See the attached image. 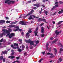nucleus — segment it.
I'll return each mask as SVG.
<instances>
[{
    "label": "nucleus",
    "instance_id": "nucleus-1",
    "mask_svg": "<svg viewBox=\"0 0 63 63\" xmlns=\"http://www.w3.org/2000/svg\"><path fill=\"white\" fill-rule=\"evenodd\" d=\"M15 36V33H12L11 34H10V33H7V35H6V37L9 36V38H11L13 36Z\"/></svg>",
    "mask_w": 63,
    "mask_h": 63
},
{
    "label": "nucleus",
    "instance_id": "nucleus-2",
    "mask_svg": "<svg viewBox=\"0 0 63 63\" xmlns=\"http://www.w3.org/2000/svg\"><path fill=\"white\" fill-rule=\"evenodd\" d=\"M8 31L5 29H4L2 30V31L4 32V33H6V34L7 33V34H8V33H10V32L12 31V30L11 29L8 28Z\"/></svg>",
    "mask_w": 63,
    "mask_h": 63
},
{
    "label": "nucleus",
    "instance_id": "nucleus-3",
    "mask_svg": "<svg viewBox=\"0 0 63 63\" xmlns=\"http://www.w3.org/2000/svg\"><path fill=\"white\" fill-rule=\"evenodd\" d=\"M15 28H16V29H14L13 30L14 31H15L16 32V31H22V29H19V27L18 26H16V27Z\"/></svg>",
    "mask_w": 63,
    "mask_h": 63
},
{
    "label": "nucleus",
    "instance_id": "nucleus-4",
    "mask_svg": "<svg viewBox=\"0 0 63 63\" xmlns=\"http://www.w3.org/2000/svg\"><path fill=\"white\" fill-rule=\"evenodd\" d=\"M26 23H28V22H24V21H20L19 23L20 24H21L22 25H26Z\"/></svg>",
    "mask_w": 63,
    "mask_h": 63
},
{
    "label": "nucleus",
    "instance_id": "nucleus-5",
    "mask_svg": "<svg viewBox=\"0 0 63 63\" xmlns=\"http://www.w3.org/2000/svg\"><path fill=\"white\" fill-rule=\"evenodd\" d=\"M32 16H33V17H34V18L35 17L36 18H39V17H36L35 16L33 15H31L30 16V17L29 18H28V19L30 20V19H32V18H33L32 17Z\"/></svg>",
    "mask_w": 63,
    "mask_h": 63
},
{
    "label": "nucleus",
    "instance_id": "nucleus-6",
    "mask_svg": "<svg viewBox=\"0 0 63 63\" xmlns=\"http://www.w3.org/2000/svg\"><path fill=\"white\" fill-rule=\"evenodd\" d=\"M34 45V41H32L30 43V45L31 46H30V49H32L33 47L32 46V45Z\"/></svg>",
    "mask_w": 63,
    "mask_h": 63
},
{
    "label": "nucleus",
    "instance_id": "nucleus-7",
    "mask_svg": "<svg viewBox=\"0 0 63 63\" xmlns=\"http://www.w3.org/2000/svg\"><path fill=\"white\" fill-rule=\"evenodd\" d=\"M5 3L6 4L7 3L8 5L11 4V1L10 0H5Z\"/></svg>",
    "mask_w": 63,
    "mask_h": 63
},
{
    "label": "nucleus",
    "instance_id": "nucleus-8",
    "mask_svg": "<svg viewBox=\"0 0 63 63\" xmlns=\"http://www.w3.org/2000/svg\"><path fill=\"white\" fill-rule=\"evenodd\" d=\"M33 6H36L37 7V8H38L39 7L41 6V4L40 3H37L33 4Z\"/></svg>",
    "mask_w": 63,
    "mask_h": 63
},
{
    "label": "nucleus",
    "instance_id": "nucleus-9",
    "mask_svg": "<svg viewBox=\"0 0 63 63\" xmlns=\"http://www.w3.org/2000/svg\"><path fill=\"white\" fill-rule=\"evenodd\" d=\"M25 42H26V43H28V44H29V43H30L32 41H31L30 39H29L28 41L26 39H25Z\"/></svg>",
    "mask_w": 63,
    "mask_h": 63
},
{
    "label": "nucleus",
    "instance_id": "nucleus-10",
    "mask_svg": "<svg viewBox=\"0 0 63 63\" xmlns=\"http://www.w3.org/2000/svg\"><path fill=\"white\" fill-rule=\"evenodd\" d=\"M38 30V28L37 27L35 31L34 32V33H35V36H37V34L38 33V32H37V31Z\"/></svg>",
    "mask_w": 63,
    "mask_h": 63
},
{
    "label": "nucleus",
    "instance_id": "nucleus-11",
    "mask_svg": "<svg viewBox=\"0 0 63 63\" xmlns=\"http://www.w3.org/2000/svg\"><path fill=\"white\" fill-rule=\"evenodd\" d=\"M5 35H6V33L4 32H3L1 34H0V37L4 36Z\"/></svg>",
    "mask_w": 63,
    "mask_h": 63
},
{
    "label": "nucleus",
    "instance_id": "nucleus-12",
    "mask_svg": "<svg viewBox=\"0 0 63 63\" xmlns=\"http://www.w3.org/2000/svg\"><path fill=\"white\" fill-rule=\"evenodd\" d=\"M16 26H15L14 25H11L8 26V27H10L12 28V27H14L15 29H16Z\"/></svg>",
    "mask_w": 63,
    "mask_h": 63
},
{
    "label": "nucleus",
    "instance_id": "nucleus-13",
    "mask_svg": "<svg viewBox=\"0 0 63 63\" xmlns=\"http://www.w3.org/2000/svg\"><path fill=\"white\" fill-rule=\"evenodd\" d=\"M58 7V5H56L55 6H53V8L52 9V11H53L55 8H56V7Z\"/></svg>",
    "mask_w": 63,
    "mask_h": 63
},
{
    "label": "nucleus",
    "instance_id": "nucleus-14",
    "mask_svg": "<svg viewBox=\"0 0 63 63\" xmlns=\"http://www.w3.org/2000/svg\"><path fill=\"white\" fill-rule=\"evenodd\" d=\"M15 57L14 56H10L8 57V58H11V59H14V58Z\"/></svg>",
    "mask_w": 63,
    "mask_h": 63
},
{
    "label": "nucleus",
    "instance_id": "nucleus-15",
    "mask_svg": "<svg viewBox=\"0 0 63 63\" xmlns=\"http://www.w3.org/2000/svg\"><path fill=\"white\" fill-rule=\"evenodd\" d=\"M61 31H60V32H58V30H56L55 31V33H56V35H58L59 34V33H60L61 32Z\"/></svg>",
    "mask_w": 63,
    "mask_h": 63
},
{
    "label": "nucleus",
    "instance_id": "nucleus-16",
    "mask_svg": "<svg viewBox=\"0 0 63 63\" xmlns=\"http://www.w3.org/2000/svg\"><path fill=\"white\" fill-rule=\"evenodd\" d=\"M41 32L43 33H44V27H41Z\"/></svg>",
    "mask_w": 63,
    "mask_h": 63
},
{
    "label": "nucleus",
    "instance_id": "nucleus-17",
    "mask_svg": "<svg viewBox=\"0 0 63 63\" xmlns=\"http://www.w3.org/2000/svg\"><path fill=\"white\" fill-rule=\"evenodd\" d=\"M19 45H21L22 43V40L21 39H19Z\"/></svg>",
    "mask_w": 63,
    "mask_h": 63
},
{
    "label": "nucleus",
    "instance_id": "nucleus-18",
    "mask_svg": "<svg viewBox=\"0 0 63 63\" xmlns=\"http://www.w3.org/2000/svg\"><path fill=\"white\" fill-rule=\"evenodd\" d=\"M7 51L5 50L4 51H2V53L3 54H7Z\"/></svg>",
    "mask_w": 63,
    "mask_h": 63
},
{
    "label": "nucleus",
    "instance_id": "nucleus-19",
    "mask_svg": "<svg viewBox=\"0 0 63 63\" xmlns=\"http://www.w3.org/2000/svg\"><path fill=\"white\" fill-rule=\"evenodd\" d=\"M5 22V21L4 20H0V23L1 24V23H4V22Z\"/></svg>",
    "mask_w": 63,
    "mask_h": 63
},
{
    "label": "nucleus",
    "instance_id": "nucleus-20",
    "mask_svg": "<svg viewBox=\"0 0 63 63\" xmlns=\"http://www.w3.org/2000/svg\"><path fill=\"white\" fill-rule=\"evenodd\" d=\"M58 39H56L55 40H54V41L52 42V44H54L55 43H56V41H58Z\"/></svg>",
    "mask_w": 63,
    "mask_h": 63
},
{
    "label": "nucleus",
    "instance_id": "nucleus-21",
    "mask_svg": "<svg viewBox=\"0 0 63 63\" xmlns=\"http://www.w3.org/2000/svg\"><path fill=\"white\" fill-rule=\"evenodd\" d=\"M31 14H32V13H29L27 14L25 16V17H27V16H28L30 15H31Z\"/></svg>",
    "mask_w": 63,
    "mask_h": 63
},
{
    "label": "nucleus",
    "instance_id": "nucleus-22",
    "mask_svg": "<svg viewBox=\"0 0 63 63\" xmlns=\"http://www.w3.org/2000/svg\"><path fill=\"white\" fill-rule=\"evenodd\" d=\"M22 47V50H24V48L25 47V46H24V45H23L22 46H21L20 47Z\"/></svg>",
    "mask_w": 63,
    "mask_h": 63
},
{
    "label": "nucleus",
    "instance_id": "nucleus-23",
    "mask_svg": "<svg viewBox=\"0 0 63 63\" xmlns=\"http://www.w3.org/2000/svg\"><path fill=\"white\" fill-rule=\"evenodd\" d=\"M49 45V44H48V43H47L46 44V47H47V49H48V46Z\"/></svg>",
    "mask_w": 63,
    "mask_h": 63
},
{
    "label": "nucleus",
    "instance_id": "nucleus-24",
    "mask_svg": "<svg viewBox=\"0 0 63 63\" xmlns=\"http://www.w3.org/2000/svg\"><path fill=\"white\" fill-rule=\"evenodd\" d=\"M26 37H29V36H30L29 33L28 32L26 34Z\"/></svg>",
    "mask_w": 63,
    "mask_h": 63
},
{
    "label": "nucleus",
    "instance_id": "nucleus-25",
    "mask_svg": "<svg viewBox=\"0 0 63 63\" xmlns=\"http://www.w3.org/2000/svg\"><path fill=\"white\" fill-rule=\"evenodd\" d=\"M63 13V10H62L61 11H59V12H58L59 14H60L61 13Z\"/></svg>",
    "mask_w": 63,
    "mask_h": 63
},
{
    "label": "nucleus",
    "instance_id": "nucleus-26",
    "mask_svg": "<svg viewBox=\"0 0 63 63\" xmlns=\"http://www.w3.org/2000/svg\"><path fill=\"white\" fill-rule=\"evenodd\" d=\"M63 13V10H62L61 11H59V12H58L59 14H60L61 13Z\"/></svg>",
    "mask_w": 63,
    "mask_h": 63
},
{
    "label": "nucleus",
    "instance_id": "nucleus-27",
    "mask_svg": "<svg viewBox=\"0 0 63 63\" xmlns=\"http://www.w3.org/2000/svg\"><path fill=\"white\" fill-rule=\"evenodd\" d=\"M63 22V21H59L58 23V25L59 24H60V23H62V22Z\"/></svg>",
    "mask_w": 63,
    "mask_h": 63
},
{
    "label": "nucleus",
    "instance_id": "nucleus-28",
    "mask_svg": "<svg viewBox=\"0 0 63 63\" xmlns=\"http://www.w3.org/2000/svg\"><path fill=\"white\" fill-rule=\"evenodd\" d=\"M54 50H55V55H56V53H57V50H56V49L55 48H54Z\"/></svg>",
    "mask_w": 63,
    "mask_h": 63
},
{
    "label": "nucleus",
    "instance_id": "nucleus-29",
    "mask_svg": "<svg viewBox=\"0 0 63 63\" xmlns=\"http://www.w3.org/2000/svg\"><path fill=\"white\" fill-rule=\"evenodd\" d=\"M14 46H18V45L17 43H14Z\"/></svg>",
    "mask_w": 63,
    "mask_h": 63
},
{
    "label": "nucleus",
    "instance_id": "nucleus-30",
    "mask_svg": "<svg viewBox=\"0 0 63 63\" xmlns=\"http://www.w3.org/2000/svg\"><path fill=\"white\" fill-rule=\"evenodd\" d=\"M3 58H4V57L3 56H1L0 57V60H2L3 59Z\"/></svg>",
    "mask_w": 63,
    "mask_h": 63
},
{
    "label": "nucleus",
    "instance_id": "nucleus-31",
    "mask_svg": "<svg viewBox=\"0 0 63 63\" xmlns=\"http://www.w3.org/2000/svg\"><path fill=\"white\" fill-rule=\"evenodd\" d=\"M45 21V22H46V19H42L41 21Z\"/></svg>",
    "mask_w": 63,
    "mask_h": 63
},
{
    "label": "nucleus",
    "instance_id": "nucleus-32",
    "mask_svg": "<svg viewBox=\"0 0 63 63\" xmlns=\"http://www.w3.org/2000/svg\"><path fill=\"white\" fill-rule=\"evenodd\" d=\"M51 56L50 57V58H52V57H54L55 56L54 55H52H52H50Z\"/></svg>",
    "mask_w": 63,
    "mask_h": 63
},
{
    "label": "nucleus",
    "instance_id": "nucleus-33",
    "mask_svg": "<svg viewBox=\"0 0 63 63\" xmlns=\"http://www.w3.org/2000/svg\"><path fill=\"white\" fill-rule=\"evenodd\" d=\"M42 19H41V18H39L38 19V21H42Z\"/></svg>",
    "mask_w": 63,
    "mask_h": 63
},
{
    "label": "nucleus",
    "instance_id": "nucleus-34",
    "mask_svg": "<svg viewBox=\"0 0 63 63\" xmlns=\"http://www.w3.org/2000/svg\"><path fill=\"white\" fill-rule=\"evenodd\" d=\"M10 4L11 3H12V4H14V3H15V1H12L11 0H10Z\"/></svg>",
    "mask_w": 63,
    "mask_h": 63
},
{
    "label": "nucleus",
    "instance_id": "nucleus-35",
    "mask_svg": "<svg viewBox=\"0 0 63 63\" xmlns=\"http://www.w3.org/2000/svg\"><path fill=\"white\" fill-rule=\"evenodd\" d=\"M28 32H29V33H31L32 32V31H31V29H29V30Z\"/></svg>",
    "mask_w": 63,
    "mask_h": 63
},
{
    "label": "nucleus",
    "instance_id": "nucleus-36",
    "mask_svg": "<svg viewBox=\"0 0 63 63\" xmlns=\"http://www.w3.org/2000/svg\"><path fill=\"white\" fill-rule=\"evenodd\" d=\"M18 51L19 52H21V51H22V50L21 49H18Z\"/></svg>",
    "mask_w": 63,
    "mask_h": 63
},
{
    "label": "nucleus",
    "instance_id": "nucleus-37",
    "mask_svg": "<svg viewBox=\"0 0 63 63\" xmlns=\"http://www.w3.org/2000/svg\"><path fill=\"white\" fill-rule=\"evenodd\" d=\"M59 60L60 61V62H61V61H62V59H61V58H59Z\"/></svg>",
    "mask_w": 63,
    "mask_h": 63
},
{
    "label": "nucleus",
    "instance_id": "nucleus-38",
    "mask_svg": "<svg viewBox=\"0 0 63 63\" xmlns=\"http://www.w3.org/2000/svg\"><path fill=\"white\" fill-rule=\"evenodd\" d=\"M44 36H45V34H42L41 35V36L42 37H44Z\"/></svg>",
    "mask_w": 63,
    "mask_h": 63
},
{
    "label": "nucleus",
    "instance_id": "nucleus-39",
    "mask_svg": "<svg viewBox=\"0 0 63 63\" xmlns=\"http://www.w3.org/2000/svg\"><path fill=\"white\" fill-rule=\"evenodd\" d=\"M39 43V41L37 40L36 41V44H38Z\"/></svg>",
    "mask_w": 63,
    "mask_h": 63
},
{
    "label": "nucleus",
    "instance_id": "nucleus-40",
    "mask_svg": "<svg viewBox=\"0 0 63 63\" xmlns=\"http://www.w3.org/2000/svg\"><path fill=\"white\" fill-rule=\"evenodd\" d=\"M43 59H41L39 61V62L40 63L41 62H42V60H43Z\"/></svg>",
    "mask_w": 63,
    "mask_h": 63
},
{
    "label": "nucleus",
    "instance_id": "nucleus-41",
    "mask_svg": "<svg viewBox=\"0 0 63 63\" xmlns=\"http://www.w3.org/2000/svg\"><path fill=\"white\" fill-rule=\"evenodd\" d=\"M59 3H60V4H63V1H60L59 2Z\"/></svg>",
    "mask_w": 63,
    "mask_h": 63
},
{
    "label": "nucleus",
    "instance_id": "nucleus-42",
    "mask_svg": "<svg viewBox=\"0 0 63 63\" xmlns=\"http://www.w3.org/2000/svg\"><path fill=\"white\" fill-rule=\"evenodd\" d=\"M3 40V38H2L0 40V42H2Z\"/></svg>",
    "mask_w": 63,
    "mask_h": 63
},
{
    "label": "nucleus",
    "instance_id": "nucleus-43",
    "mask_svg": "<svg viewBox=\"0 0 63 63\" xmlns=\"http://www.w3.org/2000/svg\"><path fill=\"white\" fill-rule=\"evenodd\" d=\"M47 55H52V54H50V53H47Z\"/></svg>",
    "mask_w": 63,
    "mask_h": 63
},
{
    "label": "nucleus",
    "instance_id": "nucleus-44",
    "mask_svg": "<svg viewBox=\"0 0 63 63\" xmlns=\"http://www.w3.org/2000/svg\"><path fill=\"white\" fill-rule=\"evenodd\" d=\"M48 13L47 11H46L45 12V13L46 14V16H47V14Z\"/></svg>",
    "mask_w": 63,
    "mask_h": 63
},
{
    "label": "nucleus",
    "instance_id": "nucleus-45",
    "mask_svg": "<svg viewBox=\"0 0 63 63\" xmlns=\"http://www.w3.org/2000/svg\"><path fill=\"white\" fill-rule=\"evenodd\" d=\"M46 52L45 51H44V52H41V53L43 54V55H44V54H45V53Z\"/></svg>",
    "mask_w": 63,
    "mask_h": 63
},
{
    "label": "nucleus",
    "instance_id": "nucleus-46",
    "mask_svg": "<svg viewBox=\"0 0 63 63\" xmlns=\"http://www.w3.org/2000/svg\"><path fill=\"white\" fill-rule=\"evenodd\" d=\"M5 58H4L3 59V61L4 62H5L6 61Z\"/></svg>",
    "mask_w": 63,
    "mask_h": 63
},
{
    "label": "nucleus",
    "instance_id": "nucleus-47",
    "mask_svg": "<svg viewBox=\"0 0 63 63\" xmlns=\"http://www.w3.org/2000/svg\"><path fill=\"white\" fill-rule=\"evenodd\" d=\"M13 48H14L15 49H16L17 47H12Z\"/></svg>",
    "mask_w": 63,
    "mask_h": 63
},
{
    "label": "nucleus",
    "instance_id": "nucleus-48",
    "mask_svg": "<svg viewBox=\"0 0 63 63\" xmlns=\"http://www.w3.org/2000/svg\"><path fill=\"white\" fill-rule=\"evenodd\" d=\"M6 22L7 23H10V21H7Z\"/></svg>",
    "mask_w": 63,
    "mask_h": 63
},
{
    "label": "nucleus",
    "instance_id": "nucleus-49",
    "mask_svg": "<svg viewBox=\"0 0 63 63\" xmlns=\"http://www.w3.org/2000/svg\"><path fill=\"white\" fill-rule=\"evenodd\" d=\"M42 7H43V8H45V6L43 4L42 5Z\"/></svg>",
    "mask_w": 63,
    "mask_h": 63
},
{
    "label": "nucleus",
    "instance_id": "nucleus-50",
    "mask_svg": "<svg viewBox=\"0 0 63 63\" xmlns=\"http://www.w3.org/2000/svg\"><path fill=\"white\" fill-rule=\"evenodd\" d=\"M33 12H34V10H31V13L32 14V13H33Z\"/></svg>",
    "mask_w": 63,
    "mask_h": 63
},
{
    "label": "nucleus",
    "instance_id": "nucleus-51",
    "mask_svg": "<svg viewBox=\"0 0 63 63\" xmlns=\"http://www.w3.org/2000/svg\"><path fill=\"white\" fill-rule=\"evenodd\" d=\"M59 45H60V46H61V47H63V46H62V44H61V43H60V44H59Z\"/></svg>",
    "mask_w": 63,
    "mask_h": 63
},
{
    "label": "nucleus",
    "instance_id": "nucleus-52",
    "mask_svg": "<svg viewBox=\"0 0 63 63\" xmlns=\"http://www.w3.org/2000/svg\"><path fill=\"white\" fill-rule=\"evenodd\" d=\"M43 25V23L41 24L40 25H39V26L40 27H41V26H42Z\"/></svg>",
    "mask_w": 63,
    "mask_h": 63
},
{
    "label": "nucleus",
    "instance_id": "nucleus-53",
    "mask_svg": "<svg viewBox=\"0 0 63 63\" xmlns=\"http://www.w3.org/2000/svg\"><path fill=\"white\" fill-rule=\"evenodd\" d=\"M5 18H6V19H9V17H5Z\"/></svg>",
    "mask_w": 63,
    "mask_h": 63
},
{
    "label": "nucleus",
    "instance_id": "nucleus-54",
    "mask_svg": "<svg viewBox=\"0 0 63 63\" xmlns=\"http://www.w3.org/2000/svg\"><path fill=\"white\" fill-rule=\"evenodd\" d=\"M17 22V21H16L15 22H14L13 23L14 24H16V23Z\"/></svg>",
    "mask_w": 63,
    "mask_h": 63
},
{
    "label": "nucleus",
    "instance_id": "nucleus-55",
    "mask_svg": "<svg viewBox=\"0 0 63 63\" xmlns=\"http://www.w3.org/2000/svg\"><path fill=\"white\" fill-rule=\"evenodd\" d=\"M13 40H14V41H16V38H14Z\"/></svg>",
    "mask_w": 63,
    "mask_h": 63
},
{
    "label": "nucleus",
    "instance_id": "nucleus-56",
    "mask_svg": "<svg viewBox=\"0 0 63 63\" xmlns=\"http://www.w3.org/2000/svg\"><path fill=\"white\" fill-rule=\"evenodd\" d=\"M24 34V33L23 32H22L21 33V35L22 36H23V34Z\"/></svg>",
    "mask_w": 63,
    "mask_h": 63
},
{
    "label": "nucleus",
    "instance_id": "nucleus-57",
    "mask_svg": "<svg viewBox=\"0 0 63 63\" xmlns=\"http://www.w3.org/2000/svg\"><path fill=\"white\" fill-rule=\"evenodd\" d=\"M16 62H17V63H20V62L18 61H16Z\"/></svg>",
    "mask_w": 63,
    "mask_h": 63
},
{
    "label": "nucleus",
    "instance_id": "nucleus-58",
    "mask_svg": "<svg viewBox=\"0 0 63 63\" xmlns=\"http://www.w3.org/2000/svg\"><path fill=\"white\" fill-rule=\"evenodd\" d=\"M19 57H17L16 58V59H17L18 60V59H19Z\"/></svg>",
    "mask_w": 63,
    "mask_h": 63
},
{
    "label": "nucleus",
    "instance_id": "nucleus-59",
    "mask_svg": "<svg viewBox=\"0 0 63 63\" xmlns=\"http://www.w3.org/2000/svg\"><path fill=\"white\" fill-rule=\"evenodd\" d=\"M33 9H34V10H36V9H37V8L34 7H33Z\"/></svg>",
    "mask_w": 63,
    "mask_h": 63
},
{
    "label": "nucleus",
    "instance_id": "nucleus-60",
    "mask_svg": "<svg viewBox=\"0 0 63 63\" xmlns=\"http://www.w3.org/2000/svg\"><path fill=\"white\" fill-rule=\"evenodd\" d=\"M33 45V46H34V47H35L37 46V44L34 45V44Z\"/></svg>",
    "mask_w": 63,
    "mask_h": 63
},
{
    "label": "nucleus",
    "instance_id": "nucleus-61",
    "mask_svg": "<svg viewBox=\"0 0 63 63\" xmlns=\"http://www.w3.org/2000/svg\"><path fill=\"white\" fill-rule=\"evenodd\" d=\"M52 23H53V24H55V22L54 21H53Z\"/></svg>",
    "mask_w": 63,
    "mask_h": 63
},
{
    "label": "nucleus",
    "instance_id": "nucleus-62",
    "mask_svg": "<svg viewBox=\"0 0 63 63\" xmlns=\"http://www.w3.org/2000/svg\"><path fill=\"white\" fill-rule=\"evenodd\" d=\"M50 40H53V37H52L50 38Z\"/></svg>",
    "mask_w": 63,
    "mask_h": 63
},
{
    "label": "nucleus",
    "instance_id": "nucleus-63",
    "mask_svg": "<svg viewBox=\"0 0 63 63\" xmlns=\"http://www.w3.org/2000/svg\"><path fill=\"white\" fill-rule=\"evenodd\" d=\"M26 54V52H25V53H24V56H25V54Z\"/></svg>",
    "mask_w": 63,
    "mask_h": 63
},
{
    "label": "nucleus",
    "instance_id": "nucleus-64",
    "mask_svg": "<svg viewBox=\"0 0 63 63\" xmlns=\"http://www.w3.org/2000/svg\"><path fill=\"white\" fill-rule=\"evenodd\" d=\"M31 1H28V3H31Z\"/></svg>",
    "mask_w": 63,
    "mask_h": 63
}]
</instances>
